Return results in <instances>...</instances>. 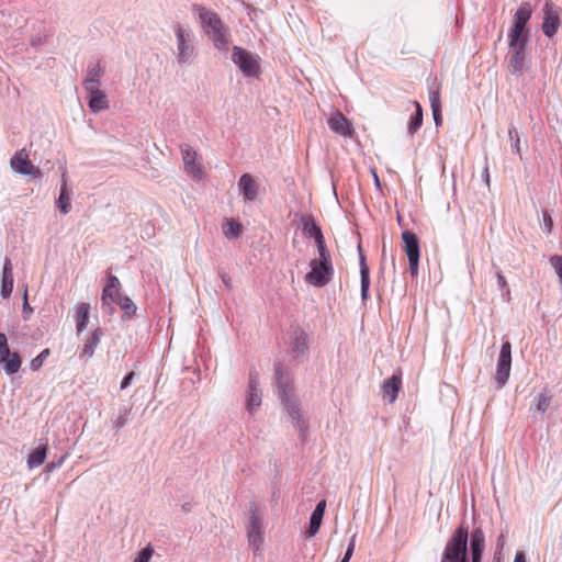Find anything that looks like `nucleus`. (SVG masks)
I'll list each match as a JSON object with an SVG mask.
<instances>
[{"instance_id":"obj_13","label":"nucleus","mask_w":562,"mask_h":562,"mask_svg":"<svg viewBox=\"0 0 562 562\" xmlns=\"http://www.w3.org/2000/svg\"><path fill=\"white\" fill-rule=\"evenodd\" d=\"M543 23H542V31L546 36L552 37L557 34L560 25V14H561V8L554 5L552 2L547 1L543 7Z\"/></svg>"},{"instance_id":"obj_36","label":"nucleus","mask_w":562,"mask_h":562,"mask_svg":"<svg viewBox=\"0 0 562 562\" xmlns=\"http://www.w3.org/2000/svg\"><path fill=\"white\" fill-rule=\"evenodd\" d=\"M50 355V350L48 348H45L44 350H42L35 358H33L30 362V369L33 371V372H36L38 371L45 360L47 359V357Z\"/></svg>"},{"instance_id":"obj_45","label":"nucleus","mask_w":562,"mask_h":562,"mask_svg":"<svg viewBox=\"0 0 562 562\" xmlns=\"http://www.w3.org/2000/svg\"><path fill=\"white\" fill-rule=\"evenodd\" d=\"M543 224L548 233H551L553 227V221L548 212H543Z\"/></svg>"},{"instance_id":"obj_7","label":"nucleus","mask_w":562,"mask_h":562,"mask_svg":"<svg viewBox=\"0 0 562 562\" xmlns=\"http://www.w3.org/2000/svg\"><path fill=\"white\" fill-rule=\"evenodd\" d=\"M468 540L469 529L460 525L447 541L440 562H468Z\"/></svg>"},{"instance_id":"obj_16","label":"nucleus","mask_w":562,"mask_h":562,"mask_svg":"<svg viewBox=\"0 0 562 562\" xmlns=\"http://www.w3.org/2000/svg\"><path fill=\"white\" fill-rule=\"evenodd\" d=\"M300 224L303 235L305 237L313 238L316 243L317 249L327 247L323 232L312 214H303L300 218Z\"/></svg>"},{"instance_id":"obj_28","label":"nucleus","mask_w":562,"mask_h":562,"mask_svg":"<svg viewBox=\"0 0 562 562\" xmlns=\"http://www.w3.org/2000/svg\"><path fill=\"white\" fill-rule=\"evenodd\" d=\"M103 336V330L100 327H97L91 333L90 337L86 340L80 357H85L86 360H89L93 357L94 350L100 344L101 337Z\"/></svg>"},{"instance_id":"obj_25","label":"nucleus","mask_w":562,"mask_h":562,"mask_svg":"<svg viewBox=\"0 0 562 562\" xmlns=\"http://www.w3.org/2000/svg\"><path fill=\"white\" fill-rule=\"evenodd\" d=\"M484 543L485 538L483 531L481 529L473 530L470 540L471 562H481Z\"/></svg>"},{"instance_id":"obj_47","label":"nucleus","mask_w":562,"mask_h":562,"mask_svg":"<svg viewBox=\"0 0 562 562\" xmlns=\"http://www.w3.org/2000/svg\"><path fill=\"white\" fill-rule=\"evenodd\" d=\"M482 178H483L484 182L486 183V186L490 187V171H488L487 162L485 164V167L483 169Z\"/></svg>"},{"instance_id":"obj_50","label":"nucleus","mask_w":562,"mask_h":562,"mask_svg":"<svg viewBox=\"0 0 562 562\" xmlns=\"http://www.w3.org/2000/svg\"><path fill=\"white\" fill-rule=\"evenodd\" d=\"M373 176H374V182H376V184L379 186L380 184V180H379L376 173H373Z\"/></svg>"},{"instance_id":"obj_46","label":"nucleus","mask_w":562,"mask_h":562,"mask_svg":"<svg viewBox=\"0 0 562 562\" xmlns=\"http://www.w3.org/2000/svg\"><path fill=\"white\" fill-rule=\"evenodd\" d=\"M220 276H221V279H222L223 283L225 284V286L228 289H232L233 283H232L231 277L225 272H221Z\"/></svg>"},{"instance_id":"obj_22","label":"nucleus","mask_w":562,"mask_h":562,"mask_svg":"<svg viewBox=\"0 0 562 562\" xmlns=\"http://www.w3.org/2000/svg\"><path fill=\"white\" fill-rule=\"evenodd\" d=\"M238 190L245 202H251L258 195V183L251 175L244 173L238 180Z\"/></svg>"},{"instance_id":"obj_39","label":"nucleus","mask_w":562,"mask_h":562,"mask_svg":"<svg viewBox=\"0 0 562 562\" xmlns=\"http://www.w3.org/2000/svg\"><path fill=\"white\" fill-rule=\"evenodd\" d=\"M154 550L150 546L142 549L133 562H149L153 557Z\"/></svg>"},{"instance_id":"obj_34","label":"nucleus","mask_w":562,"mask_h":562,"mask_svg":"<svg viewBox=\"0 0 562 562\" xmlns=\"http://www.w3.org/2000/svg\"><path fill=\"white\" fill-rule=\"evenodd\" d=\"M223 234L228 239L238 237L240 234V224L234 220H226L223 224Z\"/></svg>"},{"instance_id":"obj_32","label":"nucleus","mask_w":562,"mask_h":562,"mask_svg":"<svg viewBox=\"0 0 562 562\" xmlns=\"http://www.w3.org/2000/svg\"><path fill=\"white\" fill-rule=\"evenodd\" d=\"M47 448L45 446L34 449L27 457V467L30 469L37 468L45 462Z\"/></svg>"},{"instance_id":"obj_41","label":"nucleus","mask_w":562,"mask_h":562,"mask_svg":"<svg viewBox=\"0 0 562 562\" xmlns=\"http://www.w3.org/2000/svg\"><path fill=\"white\" fill-rule=\"evenodd\" d=\"M33 313V308L30 306L29 302H27V289H25L24 291V295H23V310H22V315H23V318L26 321L30 318V315Z\"/></svg>"},{"instance_id":"obj_4","label":"nucleus","mask_w":562,"mask_h":562,"mask_svg":"<svg viewBox=\"0 0 562 562\" xmlns=\"http://www.w3.org/2000/svg\"><path fill=\"white\" fill-rule=\"evenodd\" d=\"M173 33L176 37L175 64L179 67L191 66L199 56L193 30L187 24L176 23Z\"/></svg>"},{"instance_id":"obj_11","label":"nucleus","mask_w":562,"mask_h":562,"mask_svg":"<svg viewBox=\"0 0 562 562\" xmlns=\"http://www.w3.org/2000/svg\"><path fill=\"white\" fill-rule=\"evenodd\" d=\"M4 363L3 370L8 375L16 373L22 364L18 352H11L5 334L0 333V364Z\"/></svg>"},{"instance_id":"obj_15","label":"nucleus","mask_w":562,"mask_h":562,"mask_svg":"<svg viewBox=\"0 0 562 562\" xmlns=\"http://www.w3.org/2000/svg\"><path fill=\"white\" fill-rule=\"evenodd\" d=\"M327 124L333 133L344 137H352L355 133L351 122L338 110L330 112Z\"/></svg>"},{"instance_id":"obj_35","label":"nucleus","mask_w":562,"mask_h":562,"mask_svg":"<svg viewBox=\"0 0 562 562\" xmlns=\"http://www.w3.org/2000/svg\"><path fill=\"white\" fill-rule=\"evenodd\" d=\"M131 414V409L123 407L120 409L117 416L112 420L113 427L119 431L122 429L128 422Z\"/></svg>"},{"instance_id":"obj_17","label":"nucleus","mask_w":562,"mask_h":562,"mask_svg":"<svg viewBox=\"0 0 562 562\" xmlns=\"http://www.w3.org/2000/svg\"><path fill=\"white\" fill-rule=\"evenodd\" d=\"M181 154L186 172L194 179H202L203 169L202 165L198 162V153L192 147L186 146L181 148Z\"/></svg>"},{"instance_id":"obj_38","label":"nucleus","mask_w":562,"mask_h":562,"mask_svg":"<svg viewBox=\"0 0 562 562\" xmlns=\"http://www.w3.org/2000/svg\"><path fill=\"white\" fill-rule=\"evenodd\" d=\"M549 262L554 269L560 283H562V256L553 255L550 257Z\"/></svg>"},{"instance_id":"obj_29","label":"nucleus","mask_w":562,"mask_h":562,"mask_svg":"<svg viewBox=\"0 0 562 562\" xmlns=\"http://www.w3.org/2000/svg\"><path fill=\"white\" fill-rule=\"evenodd\" d=\"M90 305L88 303H81L77 307L76 312V329L80 334L88 325Z\"/></svg>"},{"instance_id":"obj_42","label":"nucleus","mask_w":562,"mask_h":562,"mask_svg":"<svg viewBox=\"0 0 562 562\" xmlns=\"http://www.w3.org/2000/svg\"><path fill=\"white\" fill-rule=\"evenodd\" d=\"M355 542H356V536H352L350 541H349V544L347 547V550L345 552V555L344 558L341 559L340 562H349L352 554H353V550H355Z\"/></svg>"},{"instance_id":"obj_51","label":"nucleus","mask_w":562,"mask_h":562,"mask_svg":"<svg viewBox=\"0 0 562 562\" xmlns=\"http://www.w3.org/2000/svg\"><path fill=\"white\" fill-rule=\"evenodd\" d=\"M385 250H386V249H385V246H383V248H382V256H383V257L385 256Z\"/></svg>"},{"instance_id":"obj_37","label":"nucleus","mask_w":562,"mask_h":562,"mask_svg":"<svg viewBox=\"0 0 562 562\" xmlns=\"http://www.w3.org/2000/svg\"><path fill=\"white\" fill-rule=\"evenodd\" d=\"M551 400H552V396L548 392L540 393L535 398L536 408L539 412L544 413L549 408Z\"/></svg>"},{"instance_id":"obj_44","label":"nucleus","mask_w":562,"mask_h":562,"mask_svg":"<svg viewBox=\"0 0 562 562\" xmlns=\"http://www.w3.org/2000/svg\"><path fill=\"white\" fill-rule=\"evenodd\" d=\"M136 376V373L134 371H131L128 372L122 380L121 382V385H120V389L121 390H125L126 387H128L132 383V381L134 380V378Z\"/></svg>"},{"instance_id":"obj_20","label":"nucleus","mask_w":562,"mask_h":562,"mask_svg":"<svg viewBox=\"0 0 562 562\" xmlns=\"http://www.w3.org/2000/svg\"><path fill=\"white\" fill-rule=\"evenodd\" d=\"M402 387V372L397 371L382 384V396L389 403H394Z\"/></svg>"},{"instance_id":"obj_43","label":"nucleus","mask_w":562,"mask_h":562,"mask_svg":"<svg viewBox=\"0 0 562 562\" xmlns=\"http://www.w3.org/2000/svg\"><path fill=\"white\" fill-rule=\"evenodd\" d=\"M67 458V454H64L61 456L57 461H50L46 464L45 467V471L46 472H53L54 470L58 469L61 467V464L64 463L65 459Z\"/></svg>"},{"instance_id":"obj_6","label":"nucleus","mask_w":562,"mask_h":562,"mask_svg":"<svg viewBox=\"0 0 562 562\" xmlns=\"http://www.w3.org/2000/svg\"><path fill=\"white\" fill-rule=\"evenodd\" d=\"M317 251L318 258L311 260V270L305 274L304 279L311 285L323 288L331 281L334 266L327 247L318 248Z\"/></svg>"},{"instance_id":"obj_18","label":"nucleus","mask_w":562,"mask_h":562,"mask_svg":"<svg viewBox=\"0 0 562 562\" xmlns=\"http://www.w3.org/2000/svg\"><path fill=\"white\" fill-rule=\"evenodd\" d=\"M290 350L295 358L303 357L308 350V336L303 328H293L290 336Z\"/></svg>"},{"instance_id":"obj_5","label":"nucleus","mask_w":562,"mask_h":562,"mask_svg":"<svg viewBox=\"0 0 562 562\" xmlns=\"http://www.w3.org/2000/svg\"><path fill=\"white\" fill-rule=\"evenodd\" d=\"M101 302L102 308L109 311L113 308L111 303L120 305L126 318H132L137 311V306L134 301L127 295H122L121 282L119 278L113 274L108 277L106 285L102 290Z\"/></svg>"},{"instance_id":"obj_49","label":"nucleus","mask_w":562,"mask_h":562,"mask_svg":"<svg viewBox=\"0 0 562 562\" xmlns=\"http://www.w3.org/2000/svg\"><path fill=\"white\" fill-rule=\"evenodd\" d=\"M515 148H516V151L518 153L519 151V138L516 139Z\"/></svg>"},{"instance_id":"obj_19","label":"nucleus","mask_w":562,"mask_h":562,"mask_svg":"<svg viewBox=\"0 0 562 562\" xmlns=\"http://www.w3.org/2000/svg\"><path fill=\"white\" fill-rule=\"evenodd\" d=\"M247 537L249 544L256 550L261 547L263 542L261 535V521L256 510H251L249 524L247 526Z\"/></svg>"},{"instance_id":"obj_21","label":"nucleus","mask_w":562,"mask_h":562,"mask_svg":"<svg viewBox=\"0 0 562 562\" xmlns=\"http://www.w3.org/2000/svg\"><path fill=\"white\" fill-rule=\"evenodd\" d=\"M104 75V69L101 66L100 60L97 63H89L87 68V76L82 81L85 90L100 88L101 78Z\"/></svg>"},{"instance_id":"obj_26","label":"nucleus","mask_w":562,"mask_h":562,"mask_svg":"<svg viewBox=\"0 0 562 562\" xmlns=\"http://www.w3.org/2000/svg\"><path fill=\"white\" fill-rule=\"evenodd\" d=\"M325 508H326L325 501H321L317 503V505H316L315 509L313 510L311 518H310V524H308V529H307L308 537H314L318 532L319 527L322 525L323 517H324Z\"/></svg>"},{"instance_id":"obj_8","label":"nucleus","mask_w":562,"mask_h":562,"mask_svg":"<svg viewBox=\"0 0 562 562\" xmlns=\"http://www.w3.org/2000/svg\"><path fill=\"white\" fill-rule=\"evenodd\" d=\"M258 56L239 46H233L232 60L246 77H258L260 65Z\"/></svg>"},{"instance_id":"obj_48","label":"nucleus","mask_w":562,"mask_h":562,"mask_svg":"<svg viewBox=\"0 0 562 562\" xmlns=\"http://www.w3.org/2000/svg\"><path fill=\"white\" fill-rule=\"evenodd\" d=\"M514 562H526L525 554L522 552H517Z\"/></svg>"},{"instance_id":"obj_24","label":"nucleus","mask_w":562,"mask_h":562,"mask_svg":"<svg viewBox=\"0 0 562 562\" xmlns=\"http://www.w3.org/2000/svg\"><path fill=\"white\" fill-rule=\"evenodd\" d=\"M13 265L9 257L4 258L0 294L3 299L10 297L13 291Z\"/></svg>"},{"instance_id":"obj_40","label":"nucleus","mask_w":562,"mask_h":562,"mask_svg":"<svg viewBox=\"0 0 562 562\" xmlns=\"http://www.w3.org/2000/svg\"><path fill=\"white\" fill-rule=\"evenodd\" d=\"M497 283L502 289H504V292L502 293L503 299L507 302L510 301V291L507 288V282L502 274H497Z\"/></svg>"},{"instance_id":"obj_10","label":"nucleus","mask_w":562,"mask_h":562,"mask_svg":"<svg viewBox=\"0 0 562 562\" xmlns=\"http://www.w3.org/2000/svg\"><path fill=\"white\" fill-rule=\"evenodd\" d=\"M11 169L21 176H30L33 178H42L43 173L40 168L35 167L29 157L25 148L19 149L10 159Z\"/></svg>"},{"instance_id":"obj_27","label":"nucleus","mask_w":562,"mask_h":562,"mask_svg":"<svg viewBox=\"0 0 562 562\" xmlns=\"http://www.w3.org/2000/svg\"><path fill=\"white\" fill-rule=\"evenodd\" d=\"M359 261H360V283H361V300L364 302L369 297V288H370V271L369 267L366 262V257L361 251V247L359 246Z\"/></svg>"},{"instance_id":"obj_30","label":"nucleus","mask_w":562,"mask_h":562,"mask_svg":"<svg viewBox=\"0 0 562 562\" xmlns=\"http://www.w3.org/2000/svg\"><path fill=\"white\" fill-rule=\"evenodd\" d=\"M429 102L432 111L434 121L436 125H439L441 123V104L439 90H429Z\"/></svg>"},{"instance_id":"obj_12","label":"nucleus","mask_w":562,"mask_h":562,"mask_svg":"<svg viewBox=\"0 0 562 562\" xmlns=\"http://www.w3.org/2000/svg\"><path fill=\"white\" fill-rule=\"evenodd\" d=\"M262 393L259 389V374L256 370H250L248 378V386L246 392V409L252 415L261 406Z\"/></svg>"},{"instance_id":"obj_14","label":"nucleus","mask_w":562,"mask_h":562,"mask_svg":"<svg viewBox=\"0 0 562 562\" xmlns=\"http://www.w3.org/2000/svg\"><path fill=\"white\" fill-rule=\"evenodd\" d=\"M512 367V345L506 341L502 345L497 361L496 380L499 387L507 382Z\"/></svg>"},{"instance_id":"obj_33","label":"nucleus","mask_w":562,"mask_h":562,"mask_svg":"<svg viewBox=\"0 0 562 562\" xmlns=\"http://www.w3.org/2000/svg\"><path fill=\"white\" fill-rule=\"evenodd\" d=\"M414 105L416 108L415 114L411 117V121L407 126V131L411 135H414L423 124V109L420 104L415 101Z\"/></svg>"},{"instance_id":"obj_2","label":"nucleus","mask_w":562,"mask_h":562,"mask_svg":"<svg viewBox=\"0 0 562 562\" xmlns=\"http://www.w3.org/2000/svg\"><path fill=\"white\" fill-rule=\"evenodd\" d=\"M277 393L283 411L286 413L300 439L304 442L308 436V420L305 417L300 398L293 393L289 379L282 372V366H276Z\"/></svg>"},{"instance_id":"obj_31","label":"nucleus","mask_w":562,"mask_h":562,"mask_svg":"<svg viewBox=\"0 0 562 562\" xmlns=\"http://www.w3.org/2000/svg\"><path fill=\"white\" fill-rule=\"evenodd\" d=\"M57 206L63 214H68L71 210L70 196L67 191L65 173H63V184L57 200Z\"/></svg>"},{"instance_id":"obj_1","label":"nucleus","mask_w":562,"mask_h":562,"mask_svg":"<svg viewBox=\"0 0 562 562\" xmlns=\"http://www.w3.org/2000/svg\"><path fill=\"white\" fill-rule=\"evenodd\" d=\"M531 13V5L528 2L522 3L514 15V24L508 33V67L517 76H521L529 67L526 48L530 35L527 23Z\"/></svg>"},{"instance_id":"obj_23","label":"nucleus","mask_w":562,"mask_h":562,"mask_svg":"<svg viewBox=\"0 0 562 562\" xmlns=\"http://www.w3.org/2000/svg\"><path fill=\"white\" fill-rule=\"evenodd\" d=\"M87 91L88 106L91 112L99 113L109 109V101L105 93L100 88H94Z\"/></svg>"},{"instance_id":"obj_3","label":"nucleus","mask_w":562,"mask_h":562,"mask_svg":"<svg viewBox=\"0 0 562 562\" xmlns=\"http://www.w3.org/2000/svg\"><path fill=\"white\" fill-rule=\"evenodd\" d=\"M192 10L198 13L201 27L214 47L221 52H226L232 36L229 27L225 25L216 12L201 4H193Z\"/></svg>"},{"instance_id":"obj_9","label":"nucleus","mask_w":562,"mask_h":562,"mask_svg":"<svg viewBox=\"0 0 562 562\" xmlns=\"http://www.w3.org/2000/svg\"><path fill=\"white\" fill-rule=\"evenodd\" d=\"M403 251L408 258V269L412 277L418 274V265L420 258L419 240L415 233L405 231L402 234Z\"/></svg>"}]
</instances>
